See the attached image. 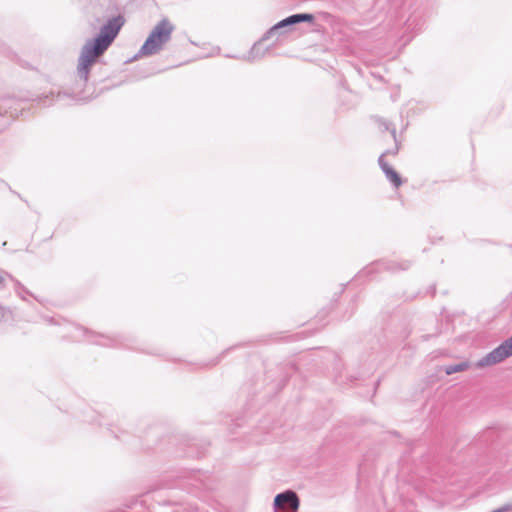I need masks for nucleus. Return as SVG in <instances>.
I'll return each instance as SVG.
<instances>
[{"instance_id":"1","label":"nucleus","mask_w":512,"mask_h":512,"mask_svg":"<svg viewBox=\"0 0 512 512\" xmlns=\"http://www.w3.org/2000/svg\"><path fill=\"white\" fill-rule=\"evenodd\" d=\"M124 23L123 16L112 17L101 27L99 34L94 39L85 42L77 65V74L81 80L88 81L91 67L111 46Z\"/></svg>"},{"instance_id":"2","label":"nucleus","mask_w":512,"mask_h":512,"mask_svg":"<svg viewBox=\"0 0 512 512\" xmlns=\"http://www.w3.org/2000/svg\"><path fill=\"white\" fill-rule=\"evenodd\" d=\"M174 26L168 19H162L150 32L144 44L132 60L158 54L171 39Z\"/></svg>"},{"instance_id":"3","label":"nucleus","mask_w":512,"mask_h":512,"mask_svg":"<svg viewBox=\"0 0 512 512\" xmlns=\"http://www.w3.org/2000/svg\"><path fill=\"white\" fill-rule=\"evenodd\" d=\"M314 20V16L309 13H298L293 14L285 19H282L278 23H276L274 26H272L262 37V41H266L268 39H271L273 37H280L281 35H284L285 33L289 32L291 27L301 23V22H312Z\"/></svg>"},{"instance_id":"4","label":"nucleus","mask_w":512,"mask_h":512,"mask_svg":"<svg viewBox=\"0 0 512 512\" xmlns=\"http://www.w3.org/2000/svg\"><path fill=\"white\" fill-rule=\"evenodd\" d=\"M299 505V497L293 490H286L277 494L273 503L275 512H297Z\"/></svg>"},{"instance_id":"5","label":"nucleus","mask_w":512,"mask_h":512,"mask_svg":"<svg viewBox=\"0 0 512 512\" xmlns=\"http://www.w3.org/2000/svg\"><path fill=\"white\" fill-rule=\"evenodd\" d=\"M20 103L11 97L0 98V131L10 124V119L18 117Z\"/></svg>"},{"instance_id":"6","label":"nucleus","mask_w":512,"mask_h":512,"mask_svg":"<svg viewBox=\"0 0 512 512\" xmlns=\"http://www.w3.org/2000/svg\"><path fill=\"white\" fill-rule=\"evenodd\" d=\"M378 163L386 178L393 184L394 187L398 188L402 184L400 175L384 160V155H380Z\"/></svg>"},{"instance_id":"7","label":"nucleus","mask_w":512,"mask_h":512,"mask_svg":"<svg viewBox=\"0 0 512 512\" xmlns=\"http://www.w3.org/2000/svg\"><path fill=\"white\" fill-rule=\"evenodd\" d=\"M411 263L409 261H380L374 264L377 269H384L391 272L403 271L407 270L410 267Z\"/></svg>"},{"instance_id":"8","label":"nucleus","mask_w":512,"mask_h":512,"mask_svg":"<svg viewBox=\"0 0 512 512\" xmlns=\"http://www.w3.org/2000/svg\"><path fill=\"white\" fill-rule=\"evenodd\" d=\"M69 97H70V94H68L66 92H60L59 91V92H57V94H55L53 91H51L49 95H45V96L41 97L40 101L44 105H49L52 102H60L64 98H69Z\"/></svg>"},{"instance_id":"9","label":"nucleus","mask_w":512,"mask_h":512,"mask_svg":"<svg viewBox=\"0 0 512 512\" xmlns=\"http://www.w3.org/2000/svg\"><path fill=\"white\" fill-rule=\"evenodd\" d=\"M422 25H423V20L418 15L410 16L405 22V26H406L407 30H411V31L420 30Z\"/></svg>"},{"instance_id":"10","label":"nucleus","mask_w":512,"mask_h":512,"mask_svg":"<svg viewBox=\"0 0 512 512\" xmlns=\"http://www.w3.org/2000/svg\"><path fill=\"white\" fill-rule=\"evenodd\" d=\"M261 42H262V39L253 45V47L251 48L248 56H247V60L248 61H255L257 59H261L265 52H267V49H264V51H261Z\"/></svg>"},{"instance_id":"11","label":"nucleus","mask_w":512,"mask_h":512,"mask_svg":"<svg viewBox=\"0 0 512 512\" xmlns=\"http://www.w3.org/2000/svg\"><path fill=\"white\" fill-rule=\"evenodd\" d=\"M468 367V362H461L457 364L446 365L444 367V371L447 375H452L457 372L465 371Z\"/></svg>"},{"instance_id":"12","label":"nucleus","mask_w":512,"mask_h":512,"mask_svg":"<svg viewBox=\"0 0 512 512\" xmlns=\"http://www.w3.org/2000/svg\"><path fill=\"white\" fill-rule=\"evenodd\" d=\"M13 283H14V289H15V292L16 294L24 301H26V297L25 295H31V292L25 287L23 286V284L18 281L17 279L14 278V280H11Z\"/></svg>"},{"instance_id":"13","label":"nucleus","mask_w":512,"mask_h":512,"mask_svg":"<svg viewBox=\"0 0 512 512\" xmlns=\"http://www.w3.org/2000/svg\"><path fill=\"white\" fill-rule=\"evenodd\" d=\"M13 320V311L6 306L0 304V322H8Z\"/></svg>"},{"instance_id":"14","label":"nucleus","mask_w":512,"mask_h":512,"mask_svg":"<svg viewBox=\"0 0 512 512\" xmlns=\"http://www.w3.org/2000/svg\"><path fill=\"white\" fill-rule=\"evenodd\" d=\"M97 336V340H93V342L95 344H98V345H103V346H110V345H114L115 343V340L110 338L109 336H105V335H96Z\"/></svg>"},{"instance_id":"15","label":"nucleus","mask_w":512,"mask_h":512,"mask_svg":"<svg viewBox=\"0 0 512 512\" xmlns=\"http://www.w3.org/2000/svg\"><path fill=\"white\" fill-rule=\"evenodd\" d=\"M380 128L383 130V131H387V130H390L391 132V135L394 139V141H396V129L393 127V128H390V123L386 122V121H381L380 122Z\"/></svg>"},{"instance_id":"16","label":"nucleus","mask_w":512,"mask_h":512,"mask_svg":"<svg viewBox=\"0 0 512 512\" xmlns=\"http://www.w3.org/2000/svg\"><path fill=\"white\" fill-rule=\"evenodd\" d=\"M6 279L14 280V277L10 275L8 272L0 269V289L3 287Z\"/></svg>"},{"instance_id":"17","label":"nucleus","mask_w":512,"mask_h":512,"mask_svg":"<svg viewBox=\"0 0 512 512\" xmlns=\"http://www.w3.org/2000/svg\"><path fill=\"white\" fill-rule=\"evenodd\" d=\"M398 150H399V148H398V144H397V141H395V147H394L393 149H388V150H386V151H385V152H383L381 155H384V157H385L386 155H390V154H392V155H396V154L398 153Z\"/></svg>"},{"instance_id":"18","label":"nucleus","mask_w":512,"mask_h":512,"mask_svg":"<svg viewBox=\"0 0 512 512\" xmlns=\"http://www.w3.org/2000/svg\"><path fill=\"white\" fill-rule=\"evenodd\" d=\"M75 329H76V331L81 332V333L83 334V336H86V335H88V336H90V335H94V333H93V332L88 331L87 329L82 328V327H80V326H76V328H75Z\"/></svg>"},{"instance_id":"19","label":"nucleus","mask_w":512,"mask_h":512,"mask_svg":"<svg viewBox=\"0 0 512 512\" xmlns=\"http://www.w3.org/2000/svg\"><path fill=\"white\" fill-rule=\"evenodd\" d=\"M372 269H373V267H367V268L365 269V271H364V272H365L366 274H369V273L371 272V270H372Z\"/></svg>"},{"instance_id":"20","label":"nucleus","mask_w":512,"mask_h":512,"mask_svg":"<svg viewBox=\"0 0 512 512\" xmlns=\"http://www.w3.org/2000/svg\"><path fill=\"white\" fill-rule=\"evenodd\" d=\"M1 183H2L5 187H8V188L10 189V187L8 186V184H7V183H5V182H1Z\"/></svg>"},{"instance_id":"21","label":"nucleus","mask_w":512,"mask_h":512,"mask_svg":"<svg viewBox=\"0 0 512 512\" xmlns=\"http://www.w3.org/2000/svg\"><path fill=\"white\" fill-rule=\"evenodd\" d=\"M12 194L17 195V197H20V194H17V192L12 191Z\"/></svg>"},{"instance_id":"22","label":"nucleus","mask_w":512,"mask_h":512,"mask_svg":"<svg viewBox=\"0 0 512 512\" xmlns=\"http://www.w3.org/2000/svg\"><path fill=\"white\" fill-rule=\"evenodd\" d=\"M12 194L17 195V197H20V194H17V192L12 191Z\"/></svg>"},{"instance_id":"23","label":"nucleus","mask_w":512,"mask_h":512,"mask_svg":"<svg viewBox=\"0 0 512 512\" xmlns=\"http://www.w3.org/2000/svg\"><path fill=\"white\" fill-rule=\"evenodd\" d=\"M12 194L17 195V197H20V194H17V192L12 191Z\"/></svg>"}]
</instances>
